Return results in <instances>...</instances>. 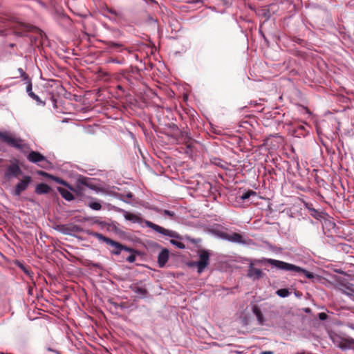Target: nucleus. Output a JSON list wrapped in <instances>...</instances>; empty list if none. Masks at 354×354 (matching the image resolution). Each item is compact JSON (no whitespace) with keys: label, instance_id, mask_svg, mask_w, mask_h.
<instances>
[{"label":"nucleus","instance_id":"1","mask_svg":"<svg viewBox=\"0 0 354 354\" xmlns=\"http://www.w3.org/2000/svg\"><path fill=\"white\" fill-rule=\"evenodd\" d=\"M261 262H265V263H269L279 270H287V271H292V272H298V273H301L304 275H305L308 279H314L315 277V275L313 273L308 272V270H306L299 266H295V265H293L291 263H286V262H284L282 261L272 259H263V260L261 261Z\"/></svg>","mask_w":354,"mask_h":354},{"label":"nucleus","instance_id":"2","mask_svg":"<svg viewBox=\"0 0 354 354\" xmlns=\"http://www.w3.org/2000/svg\"><path fill=\"white\" fill-rule=\"evenodd\" d=\"M0 140L23 152H26L29 149L28 145L22 139L15 137L8 131H0Z\"/></svg>","mask_w":354,"mask_h":354},{"label":"nucleus","instance_id":"3","mask_svg":"<svg viewBox=\"0 0 354 354\" xmlns=\"http://www.w3.org/2000/svg\"><path fill=\"white\" fill-rule=\"evenodd\" d=\"M87 234L88 235H91L93 237L97 238L100 241L104 242V243H106L107 245H109L110 246H111L112 250H111V252L112 254L118 255L121 253L122 244H121L120 243L113 241L109 237L104 236L103 234H102L99 232L88 230Z\"/></svg>","mask_w":354,"mask_h":354},{"label":"nucleus","instance_id":"4","mask_svg":"<svg viewBox=\"0 0 354 354\" xmlns=\"http://www.w3.org/2000/svg\"><path fill=\"white\" fill-rule=\"evenodd\" d=\"M199 260L195 263L198 272L201 273L208 266L209 261V253L207 250H200L198 251Z\"/></svg>","mask_w":354,"mask_h":354},{"label":"nucleus","instance_id":"5","mask_svg":"<svg viewBox=\"0 0 354 354\" xmlns=\"http://www.w3.org/2000/svg\"><path fill=\"white\" fill-rule=\"evenodd\" d=\"M219 237L224 240H227L230 242L237 243H246V241L244 240L243 236L236 232H232L231 234L220 232L218 233Z\"/></svg>","mask_w":354,"mask_h":354},{"label":"nucleus","instance_id":"6","mask_svg":"<svg viewBox=\"0 0 354 354\" xmlns=\"http://www.w3.org/2000/svg\"><path fill=\"white\" fill-rule=\"evenodd\" d=\"M147 225L149 227H150L151 229L153 230L154 231H156L160 234H162L163 235L168 236L172 237V238H176V239L180 238V236L177 232L172 231V230H167V229H165L158 225H156L153 223H151L150 221L147 222Z\"/></svg>","mask_w":354,"mask_h":354},{"label":"nucleus","instance_id":"7","mask_svg":"<svg viewBox=\"0 0 354 354\" xmlns=\"http://www.w3.org/2000/svg\"><path fill=\"white\" fill-rule=\"evenodd\" d=\"M32 182V178L30 176H25L24 178L16 185L14 195L19 196L22 192L25 191L30 183Z\"/></svg>","mask_w":354,"mask_h":354},{"label":"nucleus","instance_id":"8","mask_svg":"<svg viewBox=\"0 0 354 354\" xmlns=\"http://www.w3.org/2000/svg\"><path fill=\"white\" fill-rule=\"evenodd\" d=\"M21 172L19 166L16 163H13L7 167L4 176L5 178L8 180L12 177H17Z\"/></svg>","mask_w":354,"mask_h":354},{"label":"nucleus","instance_id":"9","mask_svg":"<svg viewBox=\"0 0 354 354\" xmlns=\"http://www.w3.org/2000/svg\"><path fill=\"white\" fill-rule=\"evenodd\" d=\"M4 26L12 28L15 30V32L19 35L23 34L24 31H31L32 28L31 26L21 22H16L12 26L4 25Z\"/></svg>","mask_w":354,"mask_h":354},{"label":"nucleus","instance_id":"10","mask_svg":"<svg viewBox=\"0 0 354 354\" xmlns=\"http://www.w3.org/2000/svg\"><path fill=\"white\" fill-rule=\"evenodd\" d=\"M169 251L167 248H163L158 256V265L159 268H164L169 260Z\"/></svg>","mask_w":354,"mask_h":354},{"label":"nucleus","instance_id":"11","mask_svg":"<svg viewBox=\"0 0 354 354\" xmlns=\"http://www.w3.org/2000/svg\"><path fill=\"white\" fill-rule=\"evenodd\" d=\"M27 159L29 162L32 163H39L41 161L46 160L45 156L38 151H31L27 156Z\"/></svg>","mask_w":354,"mask_h":354},{"label":"nucleus","instance_id":"12","mask_svg":"<svg viewBox=\"0 0 354 354\" xmlns=\"http://www.w3.org/2000/svg\"><path fill=\"white\" fill-rule=\"evenodd\" d=\"M80 184L76 187L75 190L77 195H84L86 192V187H91L88 183V180L86 178H84L79 180Z\"/></svg>","mask_w":354,"mask_h":354},{"label":"nucleus","instance_id":"13","mask_svg":"<svg viewBox=\"0 0 354 354\" xmlns=\"http://www.w3.org/2000/svg\"><path fill=\"white\" fill-rule=\"evenodd\" d=\"M248 276L253 278L254 279H259L262 277L263 272L261 269L256 268L252 266H250L248 270Z\"/></svg>","mask_w":354,"mask_h":354},{"label":"nucleus","instance_id":"14","mask_svg":"<svg viewBox=\"0 0 354 354\" xmlns=\"http://www.w3.org/2000/svg\"><path fill=\"white\" fill-rule=\"evenodd\" d=\"M339 347L344 349L354 350V339L352 337H346L342 339L340 342Z\"/></svg>","mask_w":354,"mask_h":354},{"label":"nucleus","instance_id":"15","mask_svg":"<svg viewBox=\"0 0 354 354\" xmlns=\"http://www.w3.org/2000/svg\"><path fill=\"white\" fill-rule=\"evenodd\" d=\"M124 217L126 220H128L133 223H140L142 221V218L140 217V216L127 211H124Z\"/></svg>","mask_w":354,"mask_h":354},{"label":"nucleus","instance_id":"16","mask_svg":"<svg viewBox=\"0 0 354 354\" xmlns=\"http://www.w3.org/2000/svg\"><path fill=\"white\" fill-rule=\"evenodd\" d=\"M26 84V91L28 95L37 102H41L40 98L32 91V82L30 78L24 80Z\"/></svg>","mask_w":354,"mask_h":354},{"label":"nucleus","instance_id":"17","mask_svg":"<svg viewBox=\"0 0 354 354\" xmlns=\"http://www.w3.org/2000/svg\"><path fill=\"white\" fill-rule=\"evenodd\" d=\"M51 188L49 185L45 183L38 184L35 187V192L37 194H44L50 192Z\"/></svg>","mask_w":354,"mask_h":354},{"label":"nucleus","instance_id":"18","mask_svg":"<svg viewBox=\"0 0 354 354\" xmlns=\"http://www.w3.org/2000/svg\"><path fill=\"white\" fill-rule=\"evenodd\" d=\"M131 289L136 294L141 295L142 297H145L148 293V291L145 288L139 286L137 283L131 286Z\"/></svg>","mask_w":354,"mask_h":354},{"label":"nucleus","instance_id":"19","mask_svg":"<svg viewBox=\"0 0 354 354\" xmlns=\"http://www.w3.org/2000/svg\"><path fill=\"white\" fill-rule=\"evenodd\" d=\"M57 191L65 200L71 201L74 199L73 194L66 189L59 187Z\"/></svg>","mask_w":354,"mask_h":354},{"label":"nucleus","instance_id":"20","mask_svg":"<svg viewBox=\"0 0 354 354\" xmlns=\"http://www.w3.org/2000/svg\"><path fill=\"white\" fill-rule=\"evenodd\" d=\"M104 10L106 12H107L108 13L115 16V17L117 18H122V13L121 12H118L116 11L115 9L112 8H109L108 6H106L105 8H104Z\"/></svg>","mask_w":354,"mask_h":354},{"label":"nucleus","instance_id":"21","mask_svg":"<svg viewBox=\"0 0 354 354\" xmlns=\"http://www.w3.org/2000/svg\"><path fill=\"white\" fill-rule=\"evenodd\" d=\"M276 294L281 297H286L290 295V292L287 288H281L277 290Z\"/></svg>","mask_w":354,"mask_h":354},{"label":"nucleus","instance_id":"22","mask_svg":"<svg viewBox=\"0 0 354 354\" xmlns=\"http://www.w3.org/2000/svg\"><path fill=\"white\" fill-rule=\"evenodd\" d=\"M257 193L252 190H248L246 192L243 193L241 196V199L245 201L249 198L251 196H256Z\"/></svg>","mask_w":354,"mask_h":354},{"label":"nucleus","instance_id":"23","mask_svg":"<svg viewBox=\"0 0 354 354\" xmlns=\"http://www.w3.org/2000/svg\"><path fill=\"white\" fill-rule=\"evenodd\" d=\"M105 44L110 48H121L123 46L122 44L115 43L112 41H105Z\"/></svg>","mask_w":354,"mask_h":354},{"label":"nucleus","instance_id":"24","mask_svg":"<svg viewBox=\"0 0 354 354\" xmlns=\"http://www.w3.org/2000/svg\"><path fill=\"white\" fill-rule=\"evenodd\" d=\"M121 76L122 78H124V80H126L127 82H129V83H131V75L130 74V73L127 71H123L121 73H120Z\"/></svg>","mask_w":354,"mask_h":354},{"label":"nucleus","instance_id":"25","mask_svg":"<svg viewBox=\"0 0 354 354\" xmlns=\"http://www.w3.org/2000/svg\"><path fill=\"white\" fill-rule=\"evenodd\" d=\"M170 243L172 245H175L178 248H180V249L185 248V244L183 242H180V241H176L174 239H171L170 240Z\"/></svg>","mask_w":354,"mask_h":354},{"label":"nucleus","instance_id":"26","mask_svg":"<svg viewBox=\"0 0 354 354\" xmlns=\"http://www.w3.org/2000/svg\"><path fill=\"white\" fill-rule=\"evenodd\" d=\"M88 206L94 210H100L102 208V205L98 202H90Z\"/></svg>","mask_w":354,"mask_h":354},{"label":"nucleus","instance_id":"27","mask_svg":"<svg viewBox=\"0 0 354 354\" xmlns=\"http://www.w3.org/2000/svg\"><path fill=\"white\" fill-rule=\"evenodd\" d=\"M253 312L255 314V315L257 316L258 320L259 322H261L263 319V314H262L261 310L259 308H258L257 307H254L253 309Z\"/></svg>","mask_w":354,"mask_h":354},{"label":"nucleus","instance_id":"28","mask_svg":"<svg viewBox=\"0 0 354 354\" xmlns=\"http://www.w3.org/2000/svg\"><path fill=\"white\" fill-rule=\"evenodd\" d=\"M17 71H18L19 77H21L22 78V80H28V78H29L28 75H27L21 68H18Z\"/></svg>","mask_w":354,"mask_h":354},{"label":"nucleus","instance_id":"29","mask_svg":"<svg viewBox=\"0 0 354 354\" xmlns=\"http://www.w3.org/2000/svg\"><path fill=\"white\" fill-rule=\"evenodd\" d=\"M52 178H53L55 182H57V183H59V184H61V185H63L67 186V187H68L70 189H71V187H69L68 184L65 180H62V179H61V178H58V177H54V176H52Z\"/></svg>","mask_w":354,"mask_h":354},{"label":"nucleus","instance_id":"30","mask_svg":"<svg viewBox=\"0 0 354 354\" xmlns=\"http://www.w3.org/2000/svg\"><path fill=\"white\" fill-rule=\"evenodd\" d=\"M137 253H131L127 258V261L129 263H133L136 259V254Z\"/></svg>","mask_w":354,"mask_h":354},{"label":"nucleus","instance_id":"31","mask_svg":"<svg viewBox=\"0 0 354 354\" xmlns=\"http://www.w3.org/2000/svg\"><path fill=\"white\" fill-rule=\"evenodd\" d=\"M122 250L127 251L131 253H138V252L131 248H129L126 245H122Z\"/></svg>","mask_w":354,"mask_h":354},{"label":"nucleus","instance_id":"32","mask_svg":"<svg viewBox=\"0 0 354 354\" xmlns=\"http://www.w3.org/2000/svg\"><path fill=\"white\" fill-rule=\"evenodd\" d=\"M71 230L73 232H80L82 231V229L77 225H73L71 227Z\"/></svg>","mask_w":354,"mask_h":354},{"label":"nucleus","instance_id":"33","mask_svg":"<svg viewBox=\"0 0 354 354\" xmlns=\"http://www.w3.org/2000/svg\"><path fill=\"white\" fill-rule=\"evenodd\" d=\"M318 317L320 320H326L328 317V315L325 313H320L318 315Z\"/></svg>","mask_w":354,"mask_h":354},{"label":"nucleus","instance_id":"34","mask_svg":"<svg viewBox=\"0 0 354 354\" xmlns=\"http://www.w3.org/2000/svg\"><path fill=\"white\" fill-rule=\"evenodd\" d=\"M164 214L168 215L169 216H173L174 215V213L169 210H164Z\"/></svg>","mask_w":354,"mask_h":354},{"label":"nucleus","instance_id":"35","mask_svg":"<svg viewBox=\"0 0 354 354\" xmlns=\"http://www.w3.org/2000/svg\"><path fill=\"white\" fill-rule=\"evenodd\" d=\"M111 62H114V63H118V64H122L124 62V59H122L121 60L112 59Z\"/></svg>","mask_w":354,"mask_h":354},{"label":"nucleus","instance_id":"36","mask_svg":"<svg viewBox=\"0 0 354 354\" xmlns=\"http://www.w3.org/2000/svg\"><path fill=\"white\" fill-rule=\"evenodd\" d=\"M20 267L23 269L24 272H26V274H29V271H28V270L26 268H25L23 265H20Z\"/></svg>","mask_w":354,"mask_h":354},{"label":"nucleus","instance_id":"37","mask_svg":"<svg viewBox=\"0 0 354 354\" xmlns=\"http://www.w3.org/2000/svg\"><path fill=\"white\" fill-rule=\"evenodd\" d=\"M259 354H274L272 351H261L259 353Z\"/></svg>","mask_w":354,"mask_h":354},{"label":"nucleus","instance_id":"38","mask_svg":"<svg viewBox=\"0 0 354 354\" xmlns=\"http://www.w3.org/2000/svg\"><path fill=\"white\" fill-rule=\"evenodd\" d=\"M119 306L121 308H123L124 307H126V304L125 303H121Z\"/></svg>","mask_w":354,"mask_h":354},{"label":"nucleus","instance_id":"39","mask_svg":"<svg viewBox=\"0 0 354 354\" xmlns=\"http://www.w3.org/2000/svg\"><path fill=\"white\" fill-rule=\"evenodd\" d=\"M117 88L119 89V90H121V91H123V88L121 85H118L117 86Z\"/></svg>","mask_w":354,"mask_h":354},{"label":"nucleus","instance_id":"40","mask_svg":"<svg viewBox=\"0 0 354 354\" xmlns=\"http://www.w3.org/2000/svg\"><path fill=\"white\" fill-rule=\"evenodd\" d=\"M127 196L129 198H131L133 197V194L131 193L127 194Z\"/></svg>","mask_w":354,"mask_h":354},{"label":"nucleus","instance_id":"41","mask_svg":"<svg viewBox=\"0 0 354 354\" xmlns=\"http://www.w3.org/2000/svg\"><path fill=\"white\" fill-rule=\"evenodd\" d=\"M124 50H127L129 53H132V50L130 49V48H124Z\"/></svg>","mask_w":354,"mask_h":354},{"label":"nucleus","instance_id":"42","mask_svg":"<svg viewBox=\"0 0 354 354\" xmlns=\"http://www.w3.org/2000/svg\"><path fill=\"white\" fill-rule=\"evenodd\" d=\"M39 174L43 175V176H47L48 175L46 172H44V171H41Z\"/></svg>","mask_w":354,"mask_h":354},{"label":"nucleus","instance_id":"43","mask_svg":"<svg viewBox=\"0 0 354 354\" xmlns=\"http://www.w3.org/2000/svg\"><path fill=\"white\" fill-rule=\"evenodd\" d=\"M48 351H53V349L50 348H48Z\"/></svg>","mask_w":354,"mask_h":354},{"label":"nucleus","instance_id":"44","mask_svg":"<svg viewBox=\"0 0 354 354\" xmlns=\"http://www.w3.org/2000/svg\"><path fill=\"white\" fill-rule=\"evenodd\" d=\"M347 295H351V293H350V292H347Z\"/></svg>","mask_w":354,"mask_h":354},{"label":"nucleus","instance_id":"45","mask_svg":"<svg viewBox=\"0 0 354 354\" xmlns=\"http://www.w3.org/2000/svg\"><path fill=\"white\" fill-rule=\"evenodd\" d=\"M4 354H12V353H4Z\"/></svg>","mask_w":354,"mask_h":354},{"label":"nucleus","instance_id":"46","mask_svg":"<svg viewBox=\"0 0 354 354\" xmlns=\"http://www.w3.org/2000/svg\"><path fill=\"white\" fill-rule=\"evenodd\" d=\"M0 354H4V353H3V352H1V353H0Z\"/></svg>","mask_w":354,"mask_h":354}]
</instances>
